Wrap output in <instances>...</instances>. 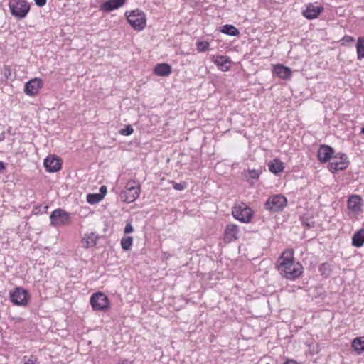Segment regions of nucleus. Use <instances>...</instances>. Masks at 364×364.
Wrapping results in <instances>:
<instances>
[{
    "label": "nucleus",
    "mask_w": 364,
    "mask_h": 364,
    "mask_svg": "<svg viewBox=\"0 0 364 364\" xmlns=\"http://www.w3.org/2000/svg\"><path fill=\"white\" fill-rule=\"evenodd\" d=\"M361 133L364 134V127L361 129Z\"/></svg>",
    "instance_id": "49530a36"
},
{
    "label": "nucleus",
    "mask_w": 364,
    "mask_h": 364,
    "mask_svg": "<svg viewBox=\"0 0 364 364\" xmlns=\"http://www.w3.org/2000/svg\"><path fill=\"white\" fill-rule=\"evenodd\" d=\"M34 1L38 7H43L46 4L47 0H34Z\"/></svg>",
    "instance_id": "58836bf2"
},
{
    "label": "nucleus",
    "mask_w": 364,
    "mask_h": 364,
    "mask_svg": "<svg viewBox=\"0 0 364 364\" xmlns=\"http://www.w3.org/2000/svg\"><path fill=\"white\" fill-rule=\"evenodd\" d=\"M253 214L252 210L244 203L235 204L232 210V216L236 220L244 223H250Z\"/></svg>",
    "instance_id": "39448f33"
},
{
    "label": "nucleus",
    "mask_w": 364,
    "mask_h": 364,
    "mask_svg": "<svg viewBox=\"0 0 364 364\" xmlns=\"http://www.w3.org/2000/svg\"><path fill=\"white\" fill-rule=\"evenodd\" d=\"M139 194L140 184L135 180H130L120 193V198L124 202L130 203L135 201L139 197Z\"/></svg>",
    "instance_id": "f03ea898"
},
{
    "label": "nucleus",
    "mask_w": 364,
    "mask_h": 364,
    "mask_svg": "<svg viewBox=\"0 0 364 364\" xmlns=\"http://www.w3.org/2000/svg\"><path fill=\"white\" fill-rule=\"evenodd\" d=\"M127 21L130 26L136 31H140L146 26V16L144 13L139 10L135 9L129 12L125 13Z\"/></svg>",
    "instance_id": "423d86ee"
},
{
    "label": "nucleus",
    "mask_w": 364,
    "mask_h": 364,
    "mask_svg": "<svg viewBox=\"0 0 364 364\" xmlns=\"http://www.w3.org/2000/svg\"><path fill=\"white\" fill-rule=\"evenodd\" d=\"M282 364H301V363L294 359L287 358L286 360V361L284 363H283Z\"/></svg>",
    "instance_id": "79ce46f5"
},
{
    "label": "nucleus",
    "mask_w": 364,
    "mask_h": 364,
    "mask_svg": "<svg viewBox=\"0 0 364 364\" xmlns=\"http://www.w3.org/2000/svg\"><path fill=\"white\" fill-rule=\"evenodd\" d=\"M43 87V81L40 78H33L27 82L24 85V92L28 96H35Z\"/></svg>",
    "instance_id": "9b49d317"
},
{
    "label": "nucleus",
    "mask_w": 364,
    "mask_h": 364,
    "mask_svg": "<svg viewBox=\"0 0 364 364\" xmlns=\"http://www.w3.org/2000/svg\"><path fill=\"white\" fill-rule=\"evenodd\" d=\"M210 47V43L208 41H198L196 43V48L198 52L202 53L208 50Z\"/></svg>",
    "instance_id": "c756f323"
},
{
    "label": "nucleus",
    "mask_w": 364,
    "mask_h": 364,
    "mask_svg": "<svg viewBox=\"0 0 364 364\" xmlns=\"http://www.w3.org/2000/svg\"><path fill=\"white\" fill-rule=\"evenodd\" d=\"M97 239L98 236L95 232L86 233L82 239V246L86 249L92 247L96 245Z\"/></svg>",
    "instance_id": "aec40b11"
},
{
    "label": "nucleus",
    "mask_w": 364,
    "mask_h": 364,
    "mask_svg": "<svg viewBox=\"0 0 364 364\" xmlns=\"http://www.w3.org/2000/svg\"><path fill=\"white\" fill-rule=\"evenodd\" d=\"M107 193V187L105 186H102L100 188V195H102V198L105 197V194Z\"/></svg>",
    "instance_id": "a19ab883"
},
{
    "label": "nucleus",
    "mask_w": 364,
    "mask_h": 364,
    "mask_svg": "<svg viewBox=\"0 0 364 364\" xmlns=\"http://www.w3.org/2000/svg\"><path fill=\"white\" fill-rule=\"evenodd\" d=\"M9 7L11 15L17 20L23 19L31 9L26 0H9Z\"/></svg>",
    "instance_id": "7ed1b4c3"
},
{
    "label": "nucleus",
    "mask_w": 364,
    "mask_h": 364,
    "mask_svg": "<svg viewBox=\"0 0 364 364\" xmlns=\"http://www.w3.org/2000/svg\"><path fill=\"white\" fill-rule=\"evenodd\" d=\"M301 223L304 226L306 227L308 229L314 227L315 223L313 220H309L308 218H302Z\"/></svg>",
    "instance_id": "473e14b6"
},
{
    "label": "nucleus",
    "mask_w": 364,
    "mask_h": 364,
    "mask_svg": "<svg viewBox=\"0 0 364 364\" xmlns=\"http://www.w3.org/2000/svg\"><path fill=\"white\" fill-rule=\"evenodd\" d=\"M268 167L270 172L277 175L283 171L284 164L279 159H275L269 163Z\"/></svg>",
    "instance_id": "4be33fe9"
},
{
    "label": "nucleus",
    "mask_w": 364,
    "mask_h": 364,
    "mask_svg": "<svg viewBox=\"0 0 364 364\" xmlns=\"http://www.w3.org/2000/svg\"><path fill=\"white\" fill-rule=\"evenodd\" d=\"M4 75L6 79H9L11 76L12 70L11 68L9 66L5 65L4 67Z\"/></svg>",
    "instance_id": "e433bc0d"
},
{
    "label": "nucleus",
    "mask_w": 364,
    "mask_h": 364,
    "mask_svg": "<svg viewBox=\"0 0 364 364\" xmlns=\"http://www.w3.org/2000/svg\"><path fill=\"white\" fill-rule=\"evenodd\" d=\"M352 348L358 354L362 353L364 351V337L355 338L352 342Z\"/></svg>",
    "instance_id": "393cba45"
},
{
    "label": "nucleus",
    "mask_w": 364,
    "mask_h": 364,
    "mask_svg": "<svg viewBox=\"0 0 364 364\" xmlns=\"http://www.w3.org/2000/svg\"><path fill=\"white\" fill-rule=\"evenodd\" d=\"M323 11L321 6H316L314 4L306 5V9L303 11V15L307 19H314Z\"/></svg>",
    "instance_id": "dca6fc26"
},
{
    "label": "nucleus",
    "mask_w": 364,
    "mask_h": 364,
    "mask_svg": "<svg viewBox=\"0 0 364 364\" xmlns=\"http://www.w3.org/2000/svg\"><path fill=\"white\" fill-rule=\"evenodd\" d=\"M126 0H108L100 6V10L110 12L122 6Z\"/></svg>",
    "instance_id": "f3484780"
},
{
    "label": "nucleus",
    "mask_w": 364,
    "mask_h": 364,
    "mask_svg": "<svg viewBox=\"0 0 364 364\" xmlns=\"http://www.w3.org/2000/svg\"><path fill=\"white\" fill-rule=\"evenodd\" d=\"M173 183V187L175 190L177 191H183L186 188V183H176L174 181H171Z\"/></svg>",
    "instance_id": "f704fd0d"
},
{
    "label": "nucleus",
    "mask_w": 364,
    "mask_h": 364,
    "mask_svg": "<svg viewBox=\"0 0 364 364\" xmlns=\"http://www.w3.org/2000/svg\"><path fill=\"white\" fill-rule=\"evenodd\" d=\"M356 50L358 59H363L364 58V39L362 38H358L356 45Z\"/></svg>",
    "instance_id": "bb28decb"
},
{
    "label": "nucleus",
    "mask_w": 364,
    "mask_h": 364,
    "mask_svg": "<svg viewBox=\"0 0 364 364\" xmlns=\"http://www.w3.org/2000/svg\"><path fill=\"white\" fill-rule=\"evenodd\" d=\"M134 231V228L131 223H127L124 227V234H129Z\"/></svg>",
    "instance_id": "4c0bfd02"
},
{
    "label": "nucleus",
    "mask_w": 364,
    "mask_h": 364,
    "mask_svg": "<svg viewBox=\"0 0 364 364\" xmlns=\"http://www.w3.org/2000/svg\"><path fill=\"white\" fill-rule=\"evenodd\" d=\"M350 164L346 154L338 152L333 155L328 164V169L333 173L346 169Z\"/></svg>",
    "instance_id": "0eeeda50"
},
{
    "label": "nucleus",
    "mask_w": 364,
    "mask_h": 364,
    "mask_svg": "<svg viewBox=\"0 0 364 364\" xmlns=\"http://www.w3.org/2000/svg\"><path fill=\"white\" fill-rule=\"evenodd\" d=\"M287 205V199L281 194L270 196L264 203V208L272 213L281 212Z\"/></svg>",
    "instance_id": "20e7f679"
},
{
    "label": "nucleus",
    "mask_w": 364,
    "mask_h": 364,
    "mask_svg": "<svg viewBox=\"0 0 364 364\" xmlns=\"http://www.w3.org/2000/svg\"><path fill=\"white\" fill-rule=\"evenodd\" d=\"M305 344L309 348V351L311 354H314L318 352V347L315 348L313 342L306 341Z\"/></svg>",
    "instance_id": "c9c22d12"
},
{
    "label": "nucleus",
    "mask_w": 364,
    "mask_h": 364,
    "mask_svg": "<svg viewBox=\"0 0 364 364\" xmlns=\"http://www.w3.org/2000/svg\"><path fill=\"white\" fill-rule=\"evenodd\" d=\"M318 271L322 276L328 277L330 276L331 272V266L329 263L327 262L322 263L318 267Z\"/></svg>",
    "instance_id": "cd10ccee"
},
{
    "label": "nucleus",
    "mask_w": 364,
    "mask_h": 364,
    "mask_svg": "<svg viewBox=\"0 0 364 364\" xmlns=\"http://www.w3.org/2000/svg\"><path fill=\"white\" fill-rule=\"evenodd\" d=\"M11 301L17 306H26L30 299L29 293L22 287H16L9 293Z\"/></svg>",
    "instance_id": "1a4fd4ad"
},
{
    "label": "nucleus",
    "mask_w": 364,
    "mask_h": 364,
    "mask_svg": "<svg viewBox=\"0 0 364 364\" xmlns=\"http://www.w3.org/2000/svg\"><path fill=\"white\" fill-rule=\"evenodd\" d=\"M334 155V150L328 145L322 144L320 146L317 157L320 162L325 163L331 160Z\"/></svg>",
    "instance_id": "4468645a"
},
{
    "label": "nucleus",
    "mask_w": 364,
    "mask_h": 364,
    "mask_svg": "<svg viewBox=\"0 0 364 364\" xmlns=\"http://www.w3.org/2000/svg\"><path fill=\"white\" fill-rule=\"evenodd\" d=\"M154 73L157 76H168L171 73V65L166 63H159L154 67Z\"/></svg>",
    "instance_id": "412c9836"
},
{
    "label": "nucleus",
    "mask_w": 364,
    "mask_h": 364,
    "mask_svg": "<svg viewBox=\"0 0 364 364\" xmlns=\"http://www.w3.org/2000/svg\"><path fill=\"white\" fill-rule=\"evenodd\" d=\"M248 173L250 177L252 179H257L261 173L260 171L255 169H249Z\"/></svg>",
    "instance_id": "72a5a7b5"
},
{
    "label": "nucleus",
    "mask_w": 364,
    "mask_h": 364,
    "mask_svg": "<svg viewBox=\"0 0 364 364\" xmlns=\"http://www.w3.org/2000/svg\"><path fill=\"white\" fill-rule=\"evenodd\" d=\"M6 168L5 164L3 161H0V173L3 172V171Z\"/></svg>",
    "instance_id": "37998d69"
},
{
    "label": "nucleus",
    "mask_w": 364,
    "mask_h": 364,
    "mask_svg": "<svg viewBox=\"0 0 364 364\" xmlns=\"http://www.w3.org/2000/svg\"><path fill=\"white\" fill-rule=\"evenodd\" d=\"M277 269L282 277L290 281L299 278L304 272L302 264L295 261L292 250H285L279 257Z\"/></svg>",
    "instance_id": "f257e3e1"
},
{
    "label": "nucleus",
    "mask_w": 364,
    "mask_h": 364,
    "mask_svg": "<svg viewBox=\"0 0 364 364\" xmlns=\"http://www.w3.org/2000/svg\"><path fill=\"white\" fill-rule=\"evenodd\" d=\"M23 364H38V358L35 355L30 357L24 356L23 358Z\"/></svg>",
    "instance_id": "7c9ffc66"
},
{
    "label": "nucleus",
    "mask_w": 364,
    "mask_h": 364,
    "mask_svg": "<svg viewBox=\"0 0 364 364\" xmlns=\"http://www.w3.org/2000/svg\"><path fill=\"white\" fill-rule=\"evenodd\" d=\"M364 244V229L357 231L353 236L352 245L356 247H360Z\"/></svg>",
    "instance_id": "5701e85b"
},
{
    "label": "nucleus",
    "mask_w": 364,
    "mask_h": 364,
    "mask_svg": "<svg viewBox=\"0 0 364 364\" xmlns=\"http://www.w3.org/2000/svg\"><path fill=\"white\" fill-rule=\"evenodd\" d=\"M44 167L47 172L55 173L61 169V162L55 155H49L44 159Z\"/></svg>",
    "instance_id": "f8f14e48"
},
{
    "label": "nucleus",
    "mask_w": 364,
    "mask_h": 364,
    "mask_svg": "<svg viewBox=\"0 0 364 364\" xmlns=\"http://www.w3.org/2000/svg\"><path fill=\"white\" fill-rule=\"evenodd\" d=\"M220 32L230 36H237L240 34L238 29L232 25L226 24L220 27Z\"/></svg>",
    "instance_id": "b1692460"
},
{
    "label": "nucleus",
    "mask_w": 364,
    "mask_h": 364,
    "mask_svg": "<svg viewBox=\"0 0 364 364\" xmlns=\"http://www.w3.org/2000/svg\"><path fill=\"white\" fill-rule=\"evenodd\" d=\"M134 132V129L131 125H127L124 128L121 129L119 133L123 136H129Z\"/></svg>",
    "instance_id": "2f4dec72"
},
{
    "label": "nucleus",
    "mask_w": 364,
    "mask_h": 364,
    "mask_svg": "<svg viewBox=\"0 0 364 364\" xmlns=\"http://www.w3.org/2000/svg\"><path fill=\"white\" fill-rule=\"evenodd\" d=\"M120 244H121L122 248L124 250L127 251V250H130V248L133 244V237L132 236H126L125 235L121 239Z\"/></svg>",
    "instance_id": "a878e982"
},
{
    "label": "nucleus",
    "mask_w": 364,
    "mask_h": 364,
    "mask_svg": "<svg viewBox=\"0 0 364 364\" xmlns=\"http://www.w3.org/2000/svg\"><path fill=\"white\" fill-rule=\"evenodd\" d=\"M213 62L222 71H228L230 69V60L229 58L225 55H218L214 57Z\"/></svg>",
    "instance_id": "6ab92c4d"
},
{
    "label": "nucleus",
    "mask_w": 364,
    "mask_h": 364,
    "mask_svg": "<svg viewBox=\"0 0 364 364\" xmlns=\"http://www.w3.org/2000/svg\"><path fill=\"white\" fill-rule=\"evenodd\" d=\"M102 199V195H100L99 193H89L87 196V201L90 204H96Z\"/></svg>",
    "instance_id": "c85d7f7f"
},
{
    "label": "nucleus",
    "mask_w": 364,
    "mask_h": 364,
    "mask_svg": "<svg viewBox=\"0 0 364 364\" xmlns=\"http://www.w3.org/2000/svg\"><path fill=\"white\" fill-rule=\"evenodd\" d=\"M239 227L235 224H228L224 231V241L230 243L238 238Z\"/></svg>",
    "instance_id": "2eb2a0df"
},
{
    "label": "nucleus",
    "mask_w": 364,
    "mask_h": 364,
    "mask_svg": "<svg viewBox=\"0 0 364 364\" xmlns=\"http://www.w3.org/2000/svg\"><path fill=\"white\" fill-rule=\"evenodd\" d=\"M273 72L277 76L283 80H288L291 76V69L280 64H277L274 67Z\"/></svg>",
    "instance_id": "a211bd4d"
},
{
    "label": "nucleus",
    "mask_w": 364,
    "mask_h": 364,
    "mask_svg": "<svg viewBox=\"0 0 364 364\" xmlns=\"http://www.w3.org/2000/svg\"><path fill=\"white\" fill-rule=\"evenodd\" d=\"M363 200L360 196L352 195L350 196L347 202V207L348 210L355 214L359 213L362 210Z\"/></svg>",
    "instance_id": "ddd939ff"
},
{
    "label": "nucleus",
    "mask_w": 364,
    "mask_h": 364,
    "mask_svg": "<svg viewBox=\"0 0 364 364\" xmlns=\"http://www.w3.org/2000/svg\"><path fill=\"white\" fill-rule=\"evenodd\" d=\"M50 223L55 226L67 224L70 221V215L62 209L55 210L50 216Z\"/></svg>",
    "instance_id": "9d476101"
},
{
    "label": "nucleus",
    "mask_w": 364,
    "mask_h": 364,
    "mask_svg": "<svg viewBox=\"0 0 364 364\" xmlns=\"http://www.w3.org/2000/svg\"><path fill=\"white\" fill-rule=\"evenodd\" d=\"M342 41L345 43H351L354 41V38L352 37V36H345L343 38H342Z\"/></svg>",
    "instance_id": "ea45409f"
},
{
    "label": "nucleus",
    "mask_w": 364,
    "mask_h": 364,
    "mask_svg": "<svg viewBox=\"0 0 364 364\" xmlns=\"http://www.w3.org/2000/svg\"><path fill=\"white\" fill-rule=\"evenodd\" d=\"M4 139V133L3 132L0 137V141L3 140Z\"/></svg>",
    "instance_id": "a18cd8bd"
},
{
    "label": "nucleus",
    "mask_w": 364,
    "mask_h": 364,
    "mask_svg": "<svg viewBox=\"0 0 364 364\" xmlns=\"http://www.w3.org/2000/svg\"><path fill=\"white\" fill-rule=\"evenodd\" d=\"M90 302L95 311H105L109 308V299L102 292L94 293L90 297Z\"/></svg>",
    "instance_id": "6e6552de"
},
{
    "label": "nucleus",
    "mask_w": 364,
    "mask_h": 364,
    "mask_svg": "<svg viewBox=\"0 0 364 364\" xmlns=\"http://www.w3.org/2000/svg\"><path fill=\"white\" fill-rule=\"evenodd\" d=\"M117 364H133L132 361L128 360H124L122 362L117 363Z\"/></svg>",
    "instance_id": "c03bdc74"
}]
</instances>
